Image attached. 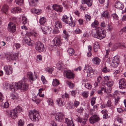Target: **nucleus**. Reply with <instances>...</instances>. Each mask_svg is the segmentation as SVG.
<instances>
[{
    "label": "nucleus",
    "mask_w": 126,
    "mask_h": 126,
    "mask_svg": "<svg viewBox=\"0 0 126 126\" xmlns=\"http://www.w3.org/2000/svg\"><path fill=\"white\" fill-rule=\"evenodd\" d=\"M106 32L105 31L102 30L101 28L98 27L92 30V34L94 37L101 40L106 36Z\"/></svg>",
    "instance_id": "nucleus-1"
},
{
    "label": "nucleus",
    "mask_w": 126,
    "mask_h": 126,
    "mask_svg": "<svg viewBox=\"0 0 126 126\" xmlns=\"http://www.w3.org/2000/svg\"><path fill=\"white\" fill-rule=\"evenodd\" d=\"M27 80V79L26 78L24 77L21 81L17 83H16L15 86H16L14 89L16 90L19 89L22 91L27 90L28 89L29 87L28 85L26 83Z\"/></svg>",
    "instance_id": "nucleus-2"
},
{
    "label": "nucleus",
    "mask_w": 126,
    "mask_h": 126,
    "mask_svg": "<svg viewBox=\"0 0 126 126\" xmlns=\"http://www.w3.org/2000/svg\"><path fill=\"white\" fill-rule=\"evenodd\" d=\"M29 116L30 119L34 121H38L40 118L38 111L34 109L29 112Z\"/></svg>",
    "instance_id": "nucleus-3"
},
{
    "label": "nucleus",
    "mask_w": 126,
    "mask_h": 126,
    "mask_svg": "<svg viewBox=\"0 0 126 126\" xmlns=\"http://www.w3.org/2000/svg\"><path fill=\"white\" fill-rule=\"evenodd\" d=\"M109 47H111L110 50L112 51H114L118 48H123L126 47V44L124 43H117L112 45L111 43H110L108 45Z\"/></svg>",
    "instance_id": "nucleus-4"
},
{
    "label": "nucleus",
    "mask_w": 126,
    "mask_h": 126,
    "mask_svg": "<svg viewBox=\"0 0 126 126\" xmlns=\"http://www.w3.org/2000/svg\"><path fill=\"white\" fill-rule=\"evenodd\" d=\"M72 18L71 17H69L66 15H64L62 19V20L64 22L71 27L74 26L75 24L74 22L72 21Z\"/></svg>",
    "instance_id": "nucleus-5"
},
{
    "label": "nucleus",
    "mask_w": 126,
    "mask_h": 126,
    "mask_svg": "<svg viewBox=\"0 0 126 126\" xmlns=\"http://www.w3.org/2000/svg\"><path fill=\"white\" fill-rule=\"evenodd\" d=\"M6 113L7 115H9L12 119H15L17 116L18 113L17 111L15 109L11 110H7Z\"/></svg>",
    "instance_id": "nucleus-6"
},
{
    "label": "nucleus",
    "mask_w": 126,
    "mask_h": 126,
    "mask_svg": "<svg viewBox=\"0 0 126 126\" xmlns=\"http://www.w3.org/2000/svg\"><path fill=\"white\" fill-rule=\"evenodd\" d=\"M83 71L85 73H86L87 76H89L91 75H93V71L91 66L88 64L86 65Z\"/></svg>",
    "instance_id": "nucleus-7"
},
{
    "label": "nucleus",
    "mask_w": 126,
    "mask_h": 126,
    "mask_svg": "<svg viewBox=\"0 0 126 126\" xmlns=\"http://www.w3.org/2000/svg\"><path fill=\"white\" fill-rule=\"evenodd\" d=\"M62 44L61 40L59 37H56L51 42V45L52 46H60Z\"/></svg>",
    "instance_id": "nucleus-8"
},
{
    "label": "nucleus",
    "mask_w": 126,
    "mask_h": 126,
    "mask_svg": "<svg viewBox=\"0 0 126 126\" xmlns=\"http://www.w3.org/2000/svg\"><path fill=\"white\" fill-rule=\"evenodd\" d=\"M35 47L36 50L40 52L43 51L44 49V45L42 43L39 41L36 43Z\"/></svg>",
    "instance_id": "nucleus-9"
},
{
    "label": "nucleus",
    "mask_w": 126,
    "mask_h": 126,
    "mask_svg": "<svg viewBox=\"0 0 126 126\" xmlns=\"http://www.w3.org/2000/svg\"><path fill=\"white\" fill-rule=\"evenodd\" d=\"M15 83H13L12 84H10L7 82H5L3 85L4 88L6 89H9L13 92H14L15 91V89H14L16 86H15Z\"/></svg>",
    "instance_id": "nucleus-10"
},
{
    "label": "nucleus",
    "mask_w": 126,
    "mask_h": 126,
    "mask_svg": "<svg viewBox=\"0 0 126 126\" xmlns=\"http://www.w3.org/2000/svg\"><path fill=\"white\" fill-rule=\"evenodd\" d=\"M120 62L119 58L117 56H115L113 58L112 61L111 65L114 67H116L118 65Z\"/></svg>",
    "instance_id": "nucleus-11"
},
{
    "label": "nucleus",
    "mask_w": 126,
    "mask_h": 126,
    "mask_svg": "<svg viewBox=\"0 0 126 126\" xmlns=\"http://www.w3.org/2000/svg\"><path fill=\"white\" fill-rule=\"evenodd\" d=\"M100 118L99 116L96 115L91 116L89 119L90 123L93 124L98 122Z\"/></svg>",
    "instance_id": "nucleus-12"
},
{
    "label": "nucleus",
    "mask_w": 126,
    "mask_h": 126,
    "mask_svg": "<svg viewBox=\"0 0 126 126\" xmlns=\"http://www.w3.org/2000/svg\"><path fill=\"white\" fill-rule=\"evenodd\" d=\"M5 57L7 61H11L16 60L17 57L15 54L12 53L6 55Z\"/></svg>",
    "instance_id": "nucleus-13"
},
{
    "label": "nucleus",
    "mask_w": 126,
    "mask_h": 126,
    "mask_svg": "<svg viewBox=\"0 0 126 126\" xmlns=\"http://www.w3.org/2000/svg\"><path fill=\"white\" fill-rule=\"evenodd\" d=\"M63 74L64 76L68 79H73L74 77V74L70 71L65 70L63 72Z\"/></svg>",
    "instance_id": "nucleus-14"
},
{
    "label": "nucleus",
    "mask_w": 126,
    "mask_h": 126,
    "mask_svg": "<svg viewBox=\"0 0 126 126\" xmlns=\"http://www.w3.org/2000/svg\"><path fill=\"white\" fill-rule=\"evenodd\" d=\"M119 88L120 89H124L126 87V80L122 78L120 79L119 82Z\"/></svg>",
    "instance_id": "nucleus-15"
},
{
    "label": "nucleus",
    "mask_w": 126,
    "mask_h": 126,
    "mask_svg": "<svg viewBox=\"0 0 126 126\" xmlns=\"http://www.w3.org/2000/svg\"><path fill=\"white\" fill-rule=\"evenodd\" d=\"M8 29L9 31L13 33L16 30V26L13 23L11 22L8 25Z\"/></svg>",
    "instance_id": "nucleus-16"
},
{
    "label": "nucleus",
    "mask_w": 126,
    "mask_h": 126,
    "mask_svg": "<svg viewBox=\"0 0 126 126\" xmlns=\"http://www.w3.org/2000/svg\"><path fill=\"white\" fill-rule=\"evenodd\" d=\"M63 114L61 112L57 113L55 116V119L56 120L61 122L64 118Z\"/></svg>",
    "instance_id": "nucleus-17"
},
{
    "label": "nucleus",
    "mask_w": 126,
    "mask_h": 126,
    "mask_svg": "<svg viewBox=\"0 0 126 126\" xmlns=\"http://www.w3.org/2000/svg\"><path fill=\"white\" fill-rule=\"evenodd\" d=\"M4 69L7 75H10L12 72V68L10 66H5L4 67Z\"/></svg>",
    "instance_id": "nucleus-18"
},
{
    "label": "nucleus",
    "mask_w": 126,
    "mask_h": 126,
    "mask_svg": "<svg viewBox=\"0 0 126 126\" xmlns=\"http://www.w3.org/2000/svg\"><path fill=\"white\" fill-rule=\"evenodd\" d=\"M27 77L31 80L33 81L37 78V76L35 73L33 74L31 72H28L27 73Z\"/></svg>",
    "instance_id": "nucleus-19"
},
{
    "label": "nucleus",
    "mask_w": 126,
    "mask_h": 126,
    "mask_svg": "<svg viewBox=\"0 0 126 126\" xmlns=\"http://www.w3.org/2000/svg\"><path fill=\"white\" fill-rule=\"evenodd\" d=\"M41 29L44 34H46L47 32H50L51 31L50 27H47L43 25L41 26Z\"/></svg>",
    "instance_id": "nucleus-20"
},
{
    "label": "nucleus",
    "mask_w": 126,
    "mask_h": 126,
    "mask_svg": "<svg viewBox=\"0 0 126 126\" xmlns=\"http://www.w3.org/2000/svg\"><path fill=\"white\" fill-rule=\"evenodd\" d=\"M53 10L58 12H61L63 10V7L61 5L55 4L52 6Z\"/></svg>",
    "instance_id": "nucleus-21"
},
{
    "label": "nucleus",
    "mask_w": 126,
    "mask_h": 126,
    "mask_svg": "<svg viewBox=\"0 0 126 126\" xmlns=\"http://www.w3.org/2000/svg\"><path fill=\"white\" fill-rule=\"evenodd\" d=\"M25 43L29 46H32L33 44V41L31 40L30 38L28 37L25 39Z\"/></svg>",
    "instance_id": "nucleus-22"
},
{
    "label": "nucleus",
    "mask_w": 126,
    "mask_h": 126,
    "mask_svg": "<svg viewBox=\"0 0 126 126\" xmlns=\"http://www.w3.org/2000/svg\"><path fill=\"white\" fill-rule=\"evenodd\" d=\"M100 90L103 93H105L107 94H109L111 92V89L110 88L109 89L108 88L106 89L105 87H102Z\"/></svg>",
    "instance_id": "nucleus-23"
},
{
    "label": "nucleus",
    "mask_w": 126,
    "mask_h": 126,
    "mask_svg": "<svg viewBox=\"0 0 126 126\" xmlns=\"http://www.w3.org/2000/svg\"><path fill=\"white\" fill-rule=\"evenodd\" d=\"M82 4H86L88 7H90L92 4V0H82Z\"/></svg>",
    "instance_id": "nucleus-24"
},
{
    "label": "nucleus",
    "mask_w": 126,
    "mask_h": 126,
    "mask_svg": "<svg viewBox=\"0 0 126 126\" xmlns=\"http://www.w3.org/2000/svg\"><path fill=\"white\" fill-rule=\"evenodd\" d=\"M92 61L93 63L95 64L99 65L100 62V60L97 57H94L92 59Z\"/></svg>",
    "instance_id": "nucleus-25"
},
{
    "label": "nucleus",
    "mask_w": 126,
    "mask_h": 126,
    "mask_svg": "<svg viewBox=\"0 0 126 126\" xmlns=\"http://www.w3.org/2000/svg\"><path fill=\"white\" fill-rule=\"evenodd\" d=\"M65 120V123L67 124V126H75L72 120H69L67 118Z\"/></svg>",
    "instance_id": "nucleus-26"
},
{
    "label": "nucleus",
    "mask_w": 126,
    "mask_h": 126,
    "mask_svg": "<svg viewBox=\"0 0 126 126\" xmlns=\"http://www.w3.org/2000/svg\"><path fill=\"white\" fill-rule=\"evenodd\" d=\"M115 7L118 9H122L124 7V6L122 3L118 1L115 3Z\"/></svg>",
    "instance_id": "nucleus-27"
},
{
    "label": "nucleus",
    "mask_w": 126,
    "mask_h": 126,
    "mask_svg": "<svg viewBox=\"0 0 126 126\" xmlns=\"http://www.w3.org/2000/svg\"><path fill=\"white\" fill-rule=\"evenodd\" d=\"M56 101L59 106H62L64 105L63 100L61 98H58L57 100Z\"/></svg>",
    "instance_id": "nucleus-28"
},
{
    "label": "nucleus",
    "mask_w": 126,
    "mask_h": 126,
    "mask_svg": "<svg viewBox=\"0 0 126 126\" xmlns=\"http://www.w3.org/2000/svg\"><path fill=\"white\" fill-rule=\"evenodd\" d=\"M21 9L19 7H15L13 8L11 10V12L14 14L16 13H18L21 12Z\"/></svg>",
    "instance_id": "nucleus-29"
},
{
    "label": "nucleus",
    "mask_w": 126,
    "mask_h": 126,
    "mask_svg": "<svg viewBox=\"0 0 126 126\" xmlns=\"http://www.w3.org/2000/svg\"><path fill=\"white\" fill-rule=\"evenodd\" d=\"M31 12L33 13H36L37 14H40L41 12V10L36 9L35 8L32 9L31 10Z\"/></svg>",
    "instance_id": "nucleus-30"
},
{
    "label": "nucleus",
    "mask_w": 126,
    "mask_h": 126,
    "mask_svg": "<svg viewBox=\"0 0 126 126\" xmlns=\"http://www.w3.org/2000/svg\"><path fill=\"white\" fill-rule=\"evenodd\" d=\"M55 26L56 28H58L59 27L60 28H61L62 27V25L61 22L59 20L55 22Z\"/></svg>",
    "instance_id": "nucleus-31"
},
{
    "label": "nucleus",
    "mask_w": 126,
    "mask_h": 126,
    "mask_svg": "<svg viewBox=\"0 0 126 126\" xmlns=\"http://www.w3.org/2000/svg\"><path fill=\"white\" fill-rule=\"evenodd\" d=\"M8 6L6 5H4L3 6L1 9V12L3 13H7V12L8 10Z\"/></svg>",
    "instance_id": "nucleus-32"
},
{
    "label": "nucleus",
    "mask_w": 126,
    "mask_h": 126,
    "mask_svg": "<svg viewBox=\"0 0 126 126\" xmlns=\"http://www.w3.org/2000/svg\"><path fill=\"white\" fill-rule=\"evenodd\" d=\"M93 47L94 50L95 52L97 51L99 48V46L97 42H96L95 43Z\"/></svg>",
    "instance_id": "nucleus-33"
},
{
    "label": "nucleus",
    "mask_w": 126,
    "mask_h": 126,
    "mask_svg": "<svg viewBox=\"0 0 126 126\" xmlns=\"http://www.w3.org/2000/svg\"><path fill=\"white\" fill-rule=\"evenodd\" d=\"M113 84V82L112 81H109L107 83V85L108 87L107 88L108 89H109L110 88L111 89V90H112L111 87Z\"/></svg>",
    "instance_id": "nucleus-34"
},
{
    "label": "nucleus",
    "mask_w": 126,
    "mask_h": 126,
    "mask_svg": "<svg viewBox=\"0 0 126 126\" xmlns=\"http://www.w3.org/2000/svg\"><path fill=\"white\" fill-rule=\"evenodd\" d=\"M102 79L101 77L99 76L97 78V81H96L95 82L94 85L95 87H96L98 86V83L99 82H100Z\"/></svg>",
    "instance_id": "nucleus-35"
},
{
    "label": "nucleus",
    "mask_w": 126,
    "mask_h": 126,
    "mask_svg": "<svg viewBox=\"0 0 126 126\" xmlns=\"http://www.w3.org/2000/svg\"><path fill=\"white\" fill-rule=\"evenodd\" d=\"M60 84L59 81L56 79H53L52 85L53 86H56Z\"/></svg>",
    "instance_id": "nucleus-36"
},
{
    "label": "nucleus",
    "mask_w": 126,
    "mask_h": 126,
    "mask_svg": "<svg viewBox=\"0 0 126 126\" xmlns=\"http://www.w3.org/2000/svg\"><path fill=\"white\" fill-rule=\"evenodd\" d=\"M89 117V115L87 113H85V117L84 118L83 120L82 124V125H84L86 123V122L88 118Z\"/></svg>",
    "instance_id": "nucleus-37"
},
{
    "label": "nucleus",
    "mask_w": 126,
    "mask_h": 126,
    "mask_svg": "<svg viewBox=\"0 0 126 126\" xmlns=\"http://www.w3.org/2000/svg\"><path fill=\"white\" fill-rule=\"evenodd\" d=\"M67 51L70 56H72L74 53V50L72 48H69L67 50Z\"/></svg>",
    "instance_id": "nucleus-38"
},
{
    "label": "nucleus",
    "mask_w": 126,
    "mask_h": 126,
    "mask_svg": "<svg viewBox=\"0 0 126 126\" xmlns=\"http://www.w3.org/2000/svg\"><path fill=\"white\" fill-rule=\"evenodd\" d=\"M63 37L66 39L69 36L68 33L66 32L65 30H64L63 31Z\"/></svg>",
    "instance_id": "nucleus-39"
},
{
    "label": "nucleus",
    "mask_w": 126,
    "mask_h": 126,
    "mask_svg": "<svg viewBox=\"0 0 126 126\" xmlns=\"http://www.w3.org/2000/svg\"><path fill=\"white\" fill-rule=\"evenodd\" d=\"M46 21V18L44 17H42L40 19L39 23L41 25H42L45 23Z\"/></svg>",
    "instance_id": "nucleus-40"
},
{
    "label": "nucleus",
    "mask_w": 126,
    "mask_h": 126,
    "mask_svg": "<svg viewBox=\"0 0 126 126\" xmlns=\"http://www.w3.org/2000/svg\"><path fill=\"white\" fill-rule=\"evenodd\" d=\"M109 13L107 11H106L102 14L101 16L103 17H106L108 19L109 18V17L108 16Z\"/></svg>",
    "instance_id": "nucleus-41"
},
{
    "label": "nucleus",
    "mask_w": 126,
    "mask_h": 126,
    "mask_svg": "<svg viewBox=\"0 0 126 126\" xmlns=\"http://www.w3.org/2000/svg\"><path fill=\"white\" fill-rule=\"evenodd\" d=\"M88 49L89 52L87 53V56H90L92 54L91 51L92 50V47L91 46H88Z\"/></svg>",
    "instance_id": "nucleus-42"
},
{
    "label": "nucleus",
    "mask_w": 126,
    "mask_h": 126,
    "mask_svg": "<svg viewBox=\"0 0 126 126\" xmlns=\"http://www.w3.org/2000/svg\"><path fill=\"white\" fill-rule=\"evenodd\" d=\"M89 93L88 92L85 91L83 92L82 94V95L84 98H86L88 96Z\"/></svg>",
    "instance_id": "nucleus-43"
},
{
    "label": "nucleus",
    "mask_w": 126,
    "mask_h": 126,
    "mask_svg": "<svg viewBox=\"0 0 126 126\" xmlns=\"http://www.w3.org/2000/svg\"><path fill=\"white\" fill-rule=\"evenodd\" d=\"M98 24V22L97 20H95L91 24V26L93 27H96Z\"/></svg>",
    "instance_id": "nucleus-44"
},
{
    "label": "nucleus",
    "mask_w": 126,
    "mask_h": 126,
    "mask_svg": "<svg viewBox=\"0 0 126 126\" xmlns=\"http://www.w3.org/2000/svg\"><path fill=\"white\" fill-rule=\"evenodd\" d=\"M62 65L61 62H59L58 63L56 64V66L57 69L60 70L61 68Z\"/></svg>",
    "instance_id": "nucleus-45"
},
{
    "label": "nucleus",
    "mask_w": 126,
    "mask_h": 126,
    "mask_svg": "<svg viewBox=\"0 0 126 126\" xmlns=\"http://www.w3.org/2000/svg\"><path fill=\"white\" fill-rule=\"evenodd\" d=\"M45 70L46 71L48 72L49 73H51L52 72L53 70V68H50L48 67L46 68Z\"/></svg>",
    "instance_id": "nucleus-46"
},
{
    "label": "nucleus",
    "mask_w": 126,
    "mask_h": 126,
    "mask_svg": "<svg viewBox=\"0 0 126 126\" xmlns=\"http://www.w3.org/2000/svg\"><path fill=\"white\" fill-rule=\"evenodd\" d=\"M15 1L16 4L21 5L23 3V0H15Z\"/></svg>",
    "instance_id": "nucleus-47"
},
{
    "label": "nucleus",
    "mask_w": 126,
    "mask_h": 126,
    "mask_svg": "<svg viewBox=\"0 0 126 126\" xmlns=\"http://www.w3.org/2000/svg\"><path fill=\"white\" fill-rule=\"evenodd\" d=\"M112 16L113 17L114 20H117L119 19V17L117 14L115 13L112 14Z\"/></svg>",
    "instance_id": "nucleus-48"
},
{
    "label": "nucleus",
    "mask_w": 126,
    "mask_h": 126,
    "mask_svg": "<svg viewBox=\"0 0 126 126\" xmlns=\"http://www.w3.org/2000/svg\"><path fill=\"white\" fill-rule=\"evenodd\" d=\"M15 94V92H13V94H11L10 96L11 99L15 100L16 98V95Z\"/></svg>",
    "instance_id": "nucleus-49"
},
{
    "label": "nucleus",
    "mask_w": 126,
    "mask_h": 126,
    "mask_svg": "<svg viewBox=\"0 0 126 126\" xmlns=\"http://www.w3.org/2000/svg\"><path fill=\"white\" fill-rule=\"evenodd\" d=\"M78 117L76 119V121L79 123H82V118L80 117L77 116Z\"/></svg>",
    "instance_id": "nucleus-50"
},
{
    "label": "nucleus",
    "mask_w": 126,
    "mask_h": 126,
    "mask_svg": "<svg viewBox=\"0 0 126 126\" xmlns=\"http://www.w3.org/2000/svg\"><path fill=\"white\" fill-rule=\"evenodd\" d=\"M79 102L75 100L74 102L73 106L77 108L79 105Z\"/></svg>",
    "instance_id": "nucleus-51"
},
{
    "label": "nucleus",
    "mask_w": 126,
    "mask_h": 126,
    "mask_svg": "<svg viewBox=\"0 0 126 126\" xmlns=\"http://www.w3.org/2000/svg\"><path fill=\"white\" fill-rule=\"evenodd\" d=\"M22 21H23V23L25 24L27 23V18L24 16H22Z\"/></svg>",
    "instance_id": "nucleus-52"
},
{
    "label": "nucleus",
    "mask_w": 126,
    "mask_h": 126,
    "mask_svg": "<svg viewBox=\"0 0 126 126\" xmlns=\"http://www.w3.org/2000/svg\"><path fill=\"white\" fill-rule=\"evenodd\" d=\"M66 83L70 88H72L74 86V85L73 84L69 81H67Z\"/></svg>",
    "instance_id": "nucleus-53"
},
{
    "label": "nucleus",
    "mask_w": 126,
    "mask_h": 126,
    "mask_svg": "<svg viewBox=\"0 0 126 126\" xmlns=\"http://www.w3.org/2000/svg\"><path fill=\"white\" fill-rule=\"evenodd\" d=\"M84 110V109L82 107H80V108L77 109V111L79 113H81Z\"/></svg>",
    "instance_id": "nucleus-54"
},
{
    "label": "nucleus",
    "mask_w": 126,
    "mask_h": 126,
    "mask_svg": "<svg viewBox=\"0 0 126 126\" xmlns=\"http://www.w3.org/2000/svg\"><path fill=\"white\" fill-rule=\"evenodd\" d=\"M24 124V121L21 119L19 120L18 122V125L19 126H22Z\"/></svg>",
    "instance_id": "nucleus-55"
},
{
    "label": "nucleus",
    "mask_w": 126,
    "mask_h": 126,
    "mask_svg": "<svg viewBox=\"0 0 126 126\" xmlns=\"http://www.w3.org/2000/svg\"><path fill=\"white\" fill-rule=\"evenodd\" d=\"M100 26L102 27L105 28L107 26V24L105 21H103L101 23Z\"/></svg>",
    "instance_id": "nucleus-56"
},
{
    "label": "nucleus",
    "mask_w": 126,
    "mask_h": 126,
    "mask_svg": "<svg viewBox=\"0 0 126 126\" xmlns=\"http://www.w3.org/2000/svg\"><path fill=\"white\" fill-rule=\"evenodd\" d=\"M85 87L86 88L88 89H90L92 87L91 85H90L89 83H88L87 82L84 85Z\"/></svg>",
    "instance_id": "nucleus-57"
},
{
    "label": "nucleus",
    "mask_w": 126,
    "mask_h": 126,
    "mask_svg": "<svg viewBox=\"0 0 126 126\" xmlns=\"http://www.w3.org/2000/svg\"><path fill=\"white\" fill-rule=\"evenodd\" d=\"M95 99L96 98L95 97H93L92 98V100L91 101V103L92 106H93L95 104Z\"/></svg>",
    "instance_id": "nucleus-58"
},
{
    "label": "nucleus",
    "mask_w": 126,
    "mask_h": 126,
    "mask_svg": "<svg viewBox=\"0 0 126 126\" xmlns=\"http://www.w3.org/2000/svg\"><path fill=\"white\" fill-rule=\"evenodd\" d=\"M14 109L16 110L17 112H21L22 111V110L21 108L19 106H17Z\"/></svg>",
    "instance_id": "nucleus-59"
},
{
    "label": "nucleus",
    "mask_w": 126,
    "mask_h": 126,
    "mask_svg": "<svg viewBox=\"0 0 126 126\" xmlns=\"http://www.w3.org/2000/svg\"><path fill=\"white\" fill-rule=\"evenodd\" d=\"M31 3H32V6H35V5L38 2V0H31Z\"/></svg>",
    "instance_id": "nucleus-60"
},
{
    "label": "nucleus",
    "mask_w": 126,
    "mask_h": 126,
    "mask_svg": "<svg viewBox=\"0 0 126 126\" xmlns=\"http://www.w3.org/2000/svg\"><path fill=\"white\" fill-rule=\"evenodd\" d=\"M85 17L87 21H90L91 19V16L87 14L86 15Z\"/></svg>",
    "instance_id": "nucleus-61"
},
{
    "label": "nucleus",
    "mask_w": 126,
    "mask_h": 126,
    "mask_svg": "<svg viewBox=\"0 0 126 126\" xmlns=\"http://www.w3.org/2000/svg\"><path fill=\"white\" fill-rule=\"evenodd\" d=\"M13 46L14 47H16V49H18L20 47V45L19 43H16L14 44Z\"/></svg>",
    "instance_id": "nucleus-62"
},
{
    "label": "nucleus",
    "mask_w": 126,
    "mask_h": 126,
    "mask_svg": "<svg viewBox=\"0 0 126 126\" xmlns=\"http://www.w3.org/2000/svg\"><path fill=\"white\" fill-rule=\"evenodd\" d=\"M59 31L58 28H56L54 29L53 31V33L54 34H56L58 33L59 32Z\"/></svg>",
    "instance_id": "nucleus-63"
},
{
    "label": "nucleus",
    "mask_w": 126,
    "mask_h": 126,
    "mask_svg": "<svg viewBox=\"0 0 126 126\" xmlns=\"http://www.w3.org/2000/svg\"><path fill=\"white\" fill-rule=\"evenodd\" d=\"M109 69H107V68L106 67L104 68L102 70V71L105 73H107V72H109Z\"/></svg>",
    "instance_id": "nucleus-64"
}]
</instances>
